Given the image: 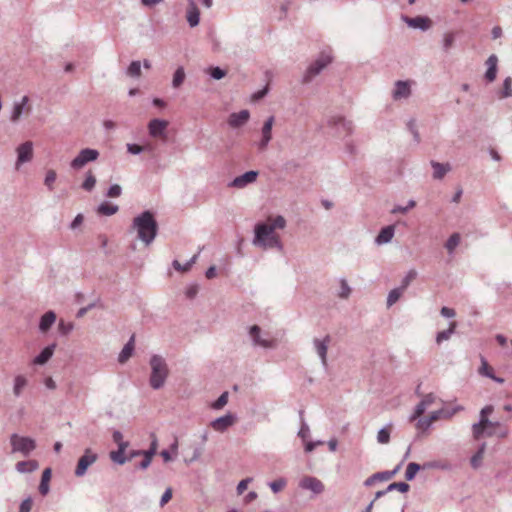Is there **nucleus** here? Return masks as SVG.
Listing matches in <instances>:
<instances>
[{
    "instance_id": "nucleus-21",
    "label": "nucleus",
    "mask_w": 512,
    "mask_h": 512,
    "mask_svg": "<svg viewBox=\"0 0 512 512\" xmlns=\"http://www.w3.org/2000/svg\"><path fill=\"white\" fill-rule=\"evenodd\" d=\"M186 19L190 27H196L200 22V10L194 0H188Z\"/></svg>"
},
{
    "instance_id": "nucleus-37",
    "label": "nucleus",
    "mask_w": 512,
    "mask_h": 512,
    "mask_svg": "<svg viewBox=\"0 0 512 512\" xmlns=\"http://www.w3.org/2000/svg\"><path fill=\"white\" fill-rule=\"evenodd\" d=\"M185 77L186 74L184 68L179 66L173 74L172 87L179 88L183 84Z\"/></svg>"
},
{
    "instance_id": "nucleus-25",
    "label": "nucleus",
    "mask_w": 512,
    "mask_h": 512,
    "mask_svg": "<svg viewBox=\"0 0 512 512\" xmlns=\"http://www.w3.org/2000/svg\"><path fill=\"white\" fill-rule=\"evenodd\" d=\"M430 165L433 168V178L436 180L443 179L444 176L452 169L449 163H440L435 160H431Z\"/></svg>"
},
{
    "instance_id": "nucleus-15",
    "label": "nucleus",
    "mask_w": 512,
    "mask_h": 512,
    "mask_svg": "<svg viewBox=\"0 0 512 512\" xmlns=\"http://www.w3.org/2000/svg\"><path fill=\"white\" fill-rule=\"evenodd\" d=\"M411 95V82L408 80H398L394 84L392 97L394 100L407 99Z\"/></svg>"
},
{
    "instance_id": "nucleus-12",
    "label": "nucleus",
    "mask_w": 512,
    "mask_h": 512,
    "mask_svg": "<svg viewBox=\"0 0 512 512\" xmlns=\"http://www.w3.org/2000/svg\"><path fill=\"white\" fill-rule=\"evenodd\" d=\"M330 341L331 337L329 335H326L323 339L315 338L313 340L314 349L318 354L321 360V364L324 368L328 366L327 351Z\"/></svg>"
},
{
    "instance_id": "nucleus-44",
    "label": "nucleus",
    "mask_w": 512,
    "mask_h": 512,
    "mask_svg": "<svg viewBox=\"0 0 512 512\" xmlns=\"http://www.w3.org/2000/svg\"><path fill=\"white\" fill-rule=\"evenodd\" d=\"M500 98L512 97V78L506 77L503 81V87L500 91Z\"/></svg>"
},
{
    "instance_id": "nucleus-56",
    "label": "nucleus",
    "mask_w": 512,
    "mask_h": 512,
    "mask_svg": "<svg viewBox=\"0 0 512 512\" xmlns=\"http://www.w3.org/2000/svg\"><path fill=\"white\" fill-rule=\"evenodd\" d=\"M73 328H74V325L71 322H65V321L61 320L58 324V330L62 335L69 334L73 330Z\"/></svg>"
},
{
    "instance_id": "nucleus-7",
    "label": "nucleus",
    "mask_w": 512,
    "mask_h": 512,
    "mask_svg": "<svg viewBox=\"0 0 512 512\" xmlns=\"http://www.w3.org/2000/svg\"><path fill=\"white\" fill-rule=\"evenodd\" d=\"M99 152L96 149L85 148L82 149L78 155L71 161L70 166L72 169L79 170L87 163L97 160Z\"/></svg>"
},
{
    "instance_id": "nucleus-27",
    "label": "nucleus",
    "mask_w": 512,
    "mask_h": 512,
    "mask_svg": "<svg viewBox=\"0 0 512 512\" xmlns=\"http://www.w3.org/2000/svg\"><path fill=\"white\" fill-rule=\"evenodd\" d=\"M56 321V314L54 311H47L40 318L39 330L43 333L47 332Z\"/></svg>"
},
{
    "instance_id": "nucleus-3",
    "label": "nucleus",
    "mask_w": 512,
    "mask_h": 512,
    "mask_svg": "<svg viewBox=\"0 0 512 512\" xmlns=\"http://www.w3.org/2000/svg\"><path fill=\"white\" fill-rule=\"evenodd\" d=\"M151 374L149 384L154 390L161 389L168 377L169 369L165 359L160 355H152L150 358Z\"/></svg>"
},
{
    "instance_id": "nucleus-60",
    "label": "nucleus",
    "mask_w": 512,
    "mask_h": 512,
    "mask_svg": "<svg viewBox=\"0 0 512 512\" xmlns=\"http://www.w3.org/2000/svg\"><path fill=\"white\" fill-rule=\"evenodd\" d=\"M33 505V500L31 497H27L24 499L19 507V512H30Z\"/></svg>"
},
{
    "instance_id": "nucleus-16",
    "label": "nucleus",
    "mask_w": 512,
    "mask_h": 512,
    "mask_svg": "<svg viewBox=\"0 0 512 512\" xmlns=\"http://www.w3.org/2000/svg\"><path fill=\"white\" fill-rule=\"evenodd\" d=\"M29 103V97L23 96L20 101L15 102L13 104L10 120L13 123H16L19 121L23 113L29 112L31 110L30 106H28Z\"/></svg>"
},
{
    "instance_id": "nucleus-14",
    "label": "nucleus",
    "mask_w": 512,
    "mask_h": 512,
    "mask_svg": "<svg viewBox=\"0 0 512 512\" xmlns=\"http://www.w3.org/2000/svg\"><path fill=\"white\" fill-rule=\"evenodd\" d=\"M495 426H500L499 422H492L490 420H483L472 425L473 436L475 439H480L481 436L486 433L487 436L494 435L492 430H487Z\"/></svg>"
},
{
    "instance_id": "nucleus-47",
    "label": "nucleus",
    "mask_w": 512,
    "mask_h": 512,
    "mask_svg": "<svg viewBox=\"0 0 512 512\" xmlns=\"http://www.w3.org/2000/svg\"><path fill=\"white\" fill-rule=\"evenodd\" d=\"M409 489H410V486L406 482H394L387 486L386 491L391 492V491L397 490L401 493H406L409 491Z\"/></svg>"
},
{
    "instance_id": "nucleus-40",
    "label": "nucleus",
    "mask_w": 512,
    "mask_h": 512,
    "mask_svg": "<svg viewBox=\"0 0 512 512\" xmlns=\"http://www.w3.org/2000/svg\"><path fill=\"white\" fill-rule=\"evenodd\" d=\"M421 469V465L415 462H411L407 465L406 471H405V478L407 481H412L417 472H419Z\"/></svg>"
},
{
    "instance_id": "nucleus-13",
    "label": "nucleus",
    "mask_w": 512,
    "mask_h": 512,
    "mask_svg": "<svg viewBox=\"0 0 512 512\" xmlns=\"http://www.w3.org/2000/svg\"><path fill=\"white\" fill-rule=\"evenodd\" d=\"M401 467H402V462H400L393 470L374 473L373 475H371L364 481V485L366 487H369V486L373 485L376 481L390 480L399 472Z\"/></svg>"
},
{
    "instance_id": "nucleus-38",
    "label": "nucleus",
    "mask_w": 512,
    "mask_h": 512,
    "mask_svg": "<svg viewBox=\"0 0 512 512\" xmlns=\"http://www.w3.org/2000/svg\"><path fill=\"white\" fill-rule=\"evenodd\" d=\"M126 75L131 78H139L141 76V62L132 61L126 70Z\"/></svg>"
},
{
    "instance_id": "nucleus-62",
    "label": "nucleus",
    "mask_w": 512,
    "mask_h": 512,
    "mask_svg": "<svg viewBox=\"0 0 512 512\" xmlns=\"http://www.w3.org/2000/svg\"><path fill=\"white\" fill-rule=\"evenodd\" d=\"M172 498V488L168 487L165 492L163 493L161 499H160V502H159V505L161 507H163L164 505H166Z\"/></svg>"
},
{
    "instance_id": "nucleus-23",
    "label": "nucleus",
    "mask_w": 512,
    "mask_h": 512,
    "mask_svg": "<svg viewBox=\"0 0 512 512\" xmlns=\"http://www.w3.org/2000/svg\"><path fill=\"white\" fill-rule=\"evenodd\" d=\"M235 421L234 415L228 413L224 416L218 417L211 422V427L216 430L223 432L228 427L232 426Z\"/></svg>"
},
{
    "instance_id": "nucleus-57",
    "label": "nucleus",
    "mask_w": 512,
    "mask_h": 512,
    "mask_svg": "<svg viewBox=\"0 0 512 512\" xmlns=\"http://www.w3.org/2000/svg\"><path fill=\"white\" fill-rule=\"evenodd\" d=\"M122 193V188L118 184H113L109 187V189L106 192V196L110 198H116L119 197Z\"/></svg>"
},
{
    "instance_id": "nucleus-64",
    "label": "nucleus",
    "mask_w": 512,
    "mask_h": 512,
    "mask_svg": "<svg viewBox=\"0 0 512 512\" xmlns=\"http://www.w3.org/2000/svg\"><path fill=\"white\" fill-rule=\"evenodd\" d=\"M252 481V478H246V479H243L241 480L238 485H237V493L239 495H241L246 489H247V486L248 484Z\"/></svg>"
},
{
    "instance_id": "nucleus-61",
    "label": "nucleus",
    "mask_w": 512,
    "mask_h": 512,
    "mask_svg": "<svg viewBox=\"0 0 512 512\" xmlns=\"http://www.w3.org/2000/svg\"><path fill=\"white\" fill-rule=\"evenodd\" d=\"M310 435V429L306 422L301 423V427L298 431V436L303 440L307 439Z\"/></svg>"
},
{
    "instance_id": "nucleus-18",
    "label": "nucleus",
    "mask_w": 512,
    "mask_h": 512,
    "mask_svg": "<svg viewBox=\"0 0 512 512\" xmlns=\"http://www.w3.org/2000/svg\"><path fill=\"white\" fill-rule=\"evenodd\" d=\"M275 118L274 116H270L264 122L262 127V138L258 144L260 150H265L272 139V127L274 124Z\"/></svg>"
},
{
    "instance_id": "nucleus-6",
    "label": "nucleus",
    "mask_w": 512,
    "mask_h": 512,
    "mask_svg": "<svg viewBox=\"0 0 512 512\" xmlns=\"http://www.w3.org/2000/svg\"><path fill=\"white\" fill-rule=\"evenodd\" d=\"M249 336L254 347H261L264 349H274L277 347V341L264 337L262 330L258 325H252L249 328Z\"/></svg>"
},
{
    "instance_id": "nucleus-4",
    "label": "nucleus",
    "mask_w": 512,
    "mask_h": 512,
    "mask_svg": "<svg viewBox=\"0 0 512 512\" xmlns=\"http://www.w3.org/2000/svg\"><path fill=\"white\" fill-rule=\"evenodd\" d=\"M10 444L12 452H19L24 456H28L36 448L34 439L27 436H19L16 433L10 436Z\"/></svg>"
},
{
    "instance_id": "nucleus-28",
    "label": "nucleus",
    "mask_w": 512,
    "mask_h": 512,
    "mask_svg": "<svg viewBox=\"0 0 512 512\" xmlns=\"http://www.w3.org/2000/svg\"><path fill=\"white\" fill-rule=\"evenodd\" d=\"M56 344L46 346L34 359L33 363L36 365H43L52 357Z\"/></svg>"
},
{
    "instance_id": "nucleus-32",
    "label": "nucleus",
    "mask_w": 512,
    "mask_h": 512,
    "mask_svg": "<svg viewBox=\"0 0 512 512\" xmlns=\"http://www.w3.org/2000/svg\"><path fill=\"white\" fill-rule=\"evenodd\" d=\"M118 205L109 202H103L97 207V213L100 215L111 216L118 212Z\"/></svg>"
},
{
    "instance_id": "nucleus-26",
    "label": "nucleus",
    "mask_w": 512,
    "mask_h": 512,
    "mask_svg": "<svg viewBox=\"0 0 512 512\" xmlns=\"http://www.w3.org/2000/svg\"><path fill=\"white\" fill-rule=\"evenodd\" d=\"M394 232H395V229H394L393 225H388V226L382 228L380 230L379 234L377 235V237L375 238V243L378 245H383V244L389 243L394 236Z\"/></svg>"
},
{
    "instance_id": "nucleus-51",
    "label": "nucleus",
    "mask_w": 512,
    "mask_h": 512,
    "mask_svg": "<svg viewBox=\"0 0 512 512\" xmlns=\"http://www.w3.org/2000/svg\"><path fill=\"white\" fill-rule=\"evenodd\" d=\"M407 128L411 132V134L413 135V138H414L415 142L417 144L420 143V134H419L417 126H416V120L411 118L407 122Z\"/></svg>"
},
{
    "instance_id": "nucleus-1",
    "label": "nucleus",
    "mask_w": 512,
    "mask_h": 512,
    "mask_svg": "<svg viewBox=\"0 0 512 512\" xmlns=\"http://www.w3.org/2000/svg\"><path fill=\"white\" fill-rule=\"evenodd\" d=\"M286 220L283 216L278 215L275 218L269 217L266 222H258L254 226V238L252 244L255 247L266 249L276 248L283 250V244L280 236L275 232L276 229H284Z\"/></svg>"
},
{
    "instance_id": "nucleus-35",
    "label": "nucleus",
    "mask_w": 512,
    "mask_h": 512,
    "mask_svg": "<svg viewBox=\"0 0 512 512\" xmlns=\"http://www.w3.org/2000/svg\"><path fill=\"white\" fill-rule=\"evenodd\" d=\"M51 478V469L46 468L41 477V482L39 485V492L41 495H46L49 492V481Z\"/></svg>"
},
{
    "instance_id": "nucleus-46",
    "label": "nucleus",
    "mask_w": 512,
    "mask_h": 512,
    "mask_svg": "<svg viewBox=\"0 0 512 512\" xmlns=\"http://www.w3.org/2000/svg\"><path fill=\"white\" fill-rule=\"evenodd\" d=\"M126 147H127V151L133 155H138L144 151L152 150V147L150 145L140 146V145L134 144V143H128Z\"/></svg>"
},
{
    "instance_id": "nucleus-36",
    "label": "nucleus",
    "mask_w": 512,
    "mask_h": 512,
    "mask_svg": "<svg viewBox=\"0 0 512 512\" xmlns=\"http://www.w3.org/2000/svg\"><path fill=\"white\" fill-rule=\"evenodd\" d=\"M27 385V379L23 375H17L14 379L13 393L16 397L22 394L23 389Z\"/></svg>"
},
{
    "instance_id": "nucleus-48",
    "label": "nucleus",
    "mask_w": 512,
    "mask_h": 512,
    "mask_svg": "<svg viewBox=\"0 0 512 512\" xmlns=\"http://www.w3.org/2000/svg\"><path fill=\"white\" fill-rule=\"evenodd\" d=\"M460 243V235L458 233H453L445 243V247L449 252H453L454 249Z\"/></svg>"
},
{
    "instance_id": "nucleus-30",
    "label": "nucleus",
    "mask_w": 512,
    "mask_h": 512,
    "mask_svg": "<svg viewBox=\"0 0 512 512\" xmlns=\"http://www.w3.org/2000/svg\"><path fill=\"white\" fill-rule=\"evenodd\" d=\"M39 464L36 460L20 461L16 464L15 468L19 473H31L37 470Z\"/></svg>"
},
{
    "instance_id": "nucleus-52",
    "label": "nucleus",
    "mask_w": 512,
    "mask_h": 512,
    "mask_svg": "<svg viewBox=\"0 0 512 512\" xmlns=\"http://www.w3.org/2000/svg\"><path fill=\"white\" fill-rule=\"evenodd\" d=\"M151 437H152V441H151L150 447L148 450H143V456H147L152 459L153 456L156 454L158 441L154 434H152Z\"/></svg>"
},
{
    "instance_id": "nucleus-10",
    "label": "nucleus",
    "mask_w": 512,
    "mask_h": 512,
    "mask_svg": "<svg viewBox=\"0 0 512 512\" xmlns=\"http://www.w3.org/2000/svg\"><path fill=\"white\" fill-rule=\"evenodd\" d=\"M299 487L304 490H309L316 495L324 492L325 486L321 480L313 476H305L299 482Z\"/></svg>"
},
{
    "instance_id": "nucleus-33",
    "label": "nucleus",
    "mask_w": 512,
    "mask_h": 512,
    "mask_svg": "<svg viewBox=\"0 0 512 512\" xmlns=\"http://www.w3.org/2000/svg\"><path fill=\"white\" fill-rule=\"evenodd\" d=\"M393 428V423L389 422L385 427L381 428L377 433V441L380 444H388L390 441V434Z\"/></svg>"
},
{
    "instance_id": "nucleus-54",
    "label": "nucleus",
    "mask_w": 512,
    "mask_h": 512,
    "mask_svg": "<svg viewBox=\"0 0 512 512\" xmlns=\"http://www.w3.org/2000/svg\"><path fill=\"white\" fill-rule=\"evenodd\" d=\"M287 484V481L286 479L284 478H279L275 481H272L269 483V487L271 488V490L274 492V493H278L280 492Z\"/></svg>"
},
{
    "instance_id": "nucleus-11",
    "label": "nucleus",
    "mask_w": 512,
    "mask_h": 512,
    "mask_svg": "<svg viewBox=\"0 0 512 512\" xmlns=\"http://www.w3.org/2000/svg\"><path fill=\"white\" fill-rule=\"evenodd\" d=\"M259 173L258 171L250 170L245 172L244 174L235 177L229 184V187L243 189L251 183H254L257 180Z\"/></svg>"
},
{
    "instance_id": "nucleus-34",
    "label": "nucleus",
    "mask_w": 512,
    "mask_h": 512,
    "mask_svg": "<svg viewBox=\"0 0 512 512\" xmlns=\"http://www.w3.org/2000/svg\"><path fill=\"white\" fill-rule=\"evenodd\" d=\"M456 327L457 323L455 321H452L449 323L448 329L438 332L436 335L437 344H441L443 341L448 340L451 337V335L455 332Z\"/></svg>"
},
{
    "instance_id": "nucleus-49",
    "label": "nucleus",
    "mask_w": 512,
    "mask_h": 512,
    "mask_svg": "<svg viewBox=\"0 0 512 512\" xmlns=\"http://www.w3.org/2000/svg\"><path fill=\"white\" fill-rule=\"evenodd\" d=\"M455 42V33L448 32L445 33L443 36V50L445 52H448L454 45Z\"/></svg>"
},
{
    "instance_id": "nucleus-22",
    "label": "nucleus",
    "mask_w": 512,
    "mask_h": 512,
    "mask_svg": "<svg viewBox=\"0 0 512 512\" xmlns=\"http://www.w3.org/2000/svg\"><path fill=\"white\" fill-rule=\"evenodd\" d=\"M328 125L337 129H342L347 135L353 131L352 122L342 116H332L328 119Z\"/></svg>"
},
{
    "instance_id": "nucleus-5",
    "label": "nucleus",
    "mask_w": 512,
    "mask_h": 512,
    "mask_svg": "<svg viewBox=\"0 0 512 512\" xmlns=\"http://www.w3.org/2000/svg\"><path fill=\"white\" fill-rule=\"evenodd\" d=\"M332 61V57L328 54L322 53L312 64L309 65L307 68L304 76H303V82L309 83L312 81L314 77L319 75L322 70L330 64Z\"/></svg>"
},
{
    "instance_id": "nucleus-17",
    "label": "nucleus",
    "mask_w": 512,
    "mask_h": 512,
    "mask_svg": "<svg viewBox=\"0 0 512 512\" xmlns=\"http://www.w3.org/2000/svg\"><path fill=\"white\" fill-rule=\"evenodd\" d=\"M402 20L413 29H419L421 31H427L431 27V20L426 16H417L410 18L408 16H402Z\"/></svg>"
},
{
    "instance_id": "nucleus-19",
    "label": "nucleus",
    "mask_w": 512,
    "mask_h": 512,
    "mask_svg": "<svg viewBox=\"0 0 512 512\" xmlns=\"http://www.w3.org/2000/svg\"><path fill=\"white\" fill-rule=\"evenodd\" d=\"M250 118V112L246 109L241 110L240 112H234L229 115L228 125L231 128H240L244 126Z\"/></svg>"
},
{
    "instance_id": "nucleus-20",
    "label": "nucleus",
    "mask_w": 512,
    "mask_h": 512,
    "mask_svg": "<svg viewBox=\"0 0 512 512\" xmlns=\"http://www.w3.org/2000/svg\"><path fill=\"white\" fill-rule=\"evenodd\" d=\"M33 156V144L31 141L22 143L17 148V164L29 162Z\"/></svg>"
},
{
    "instance_id": "nucleus-8",
    "label": "nucleus",
    "mask_w": 512,
    "mask_h": 512,
    "mask_svg": "<svg viewBox=\"0 0 512 512\" xmlns=\"http://www.w3.org/2000/svg\"><path fill=\"white\" fill-rule=\"evenodd\" d=\"M98 459V456L96 453L92 452L90 448H87L84 452V454L79 458L76 469H75V475L77 477H82L86 474L87 469L89 466L94 464Z\"/></svg>"
},
{
    "instance_id": "nucleus-43",
    "label": "nucleus",
    "mask_w": 512,
    "mask_h": 512,
    "mask_svg": "<svg viewBox=\"0 0 512 512\" xmlns=\"http://www.w3.org/2000/svg\"><path fill=\"white\" fill-rule=\"evenodd\" d=\"M403 292L404 290L400 287L392 289L387 296V307L394 305L399 300Z\"/></svg>"
},
{
    "instance_id": "nucleus-55",
    "label": "nucleus",
    "mask_w": 512,
    "mask_h": 512,
    "mask_svg": "<svg viewBox=\"0 0 512 512\" xmlns=\"http://www.w3.org/2000/svg\"><path fill=\"white\" fill-rule=\"evenodd\" d=\"M56 180V172L54 170H49L46 173L44 184L47 186L49 191H52L54 189V182Z\"/></svg>"
},
{
    "instance_id": "nucleus-42",
    "label": "nucleus",
    "mask_w": 512,
    "mask_h": 512,
    "mask_svg": "<svg viewBox=\"0 0 512 512\" xmlns=\"http://www.w3.org/2000/svg\"><path fill=\"white\" fill-rule=\"evenodd\" d=\"M417 271L415 269H410L406 275L403 277L401 281L400 288L402 290H406L407 287L411 284L412 281H414L417 278Z\"/></svg>"
},
{
    "instance_id": "nucleus-29",
    "label": "nucleus",
    "mask_w": 512,
    "mask_h": 512,
    "mask_svg": "<svg viewBox=\"0 0 512 512\" xmlns=\"http://www.w3.org/2000/svg\"><path fill=\"white\" fill-rule=\"evenodd\" d=\"M129 446V443H122L120 444V448H118L116 451H111L109 456H110V459L116 463V464H119V465H123L126 463V461L128 460L127 457H125V451L126 449L128 448Z\"/></svg>"
},
{
    "instance_id": "nucleus-45",
    "label": "nucleus",
    "mask_w": 512,
    "mask_h": 512,
    "mask_svg": "<svg viewBox=\"0 0 512 512\" xmlns=\"http://www.w3.org/2000/svg\"><path fill=\"white\" fill-rule=\"evenodd\" d=\"M207 73L214 80H221L222 78H224L227 75V71L222 69V68H220V67H218V66L209 67L207 69Z\"/></svg>"
},
{
    "instance_id": "nucleus-24",
    "label": "nucleus",
    "mask_w": 512,
    "mask_h": 512,
    "mask_svg": "<svg viewBox=\"0 0 512 512\" xmlns=\"http://www.w3.org/2000/svg\"><path fill=\"white\" fill-rule=\"evenodd\" d=\"M485 64L487 66L485 79L488 82H493L497 76L498 57L495 54L490 55Z\"/></svg>"
},
{
    "instance_id": "nucleus-2",
    "label": "nucleus",
    "mask_w": 512,
    "mask_h": 512,
    "mask_svg": "<svg viewBox=\"0 0 512 512\" xmlns=\"http://www.w3.org/2000/svg\"><path fill=\"white\" fill-rule=\"evenodd\" d=\"M132 228L137 231L138 239L146 246L152 244L158 233V223L154 214L146 210L133 219Z\"/></svg>"
},
{
    "instance_id": "nucleus-53",
    "label": "nucleus",
    "mask_w": 512,
    "mask_h": 512,
    "mask_svg": "<svg viewBox=\"0 0 512 512\" xmlns=\"http://www.w3.org/2000/svg\"><path fill=\"white\" fill-rule=\"evenodd\" d=\"M228 392L225 391L223 392L219 398L212 404V408L215 409V410H219L221 408H223L227 402H228Z\"/></svg>"
},
{
    "instance_id": "nucleus-50",
    "label": "nucleus",
    "mask_w": 512,
    "mask_h": 512,
    "mask_svg": "<svg viewBox=\"0 0 512 512\" xmlns=\"http://www.w3.org/2000/svg\"><path fill=\"white\" fill-rule=\"evenodd\" d=\"M484 451H485V444H483L479 448V450L472 456V458H471V466L473 468H478L480 466L482 458H483Z\"/></svg>"
},
{
    "instance_id": "nucleus-9",
    "label": "nucleus",
    "mask_w": 512,
    "mask_h": 512,
    "mask_svg": "<svg viewBox=\"0 0 512 512\" xmlns=\"http://www.w3.org/2000/svg\"><path fill=\"white\" fill-rule=\"evenodd\" d=\"M169 122L164 119H152L148 123V132L149 135L153 138H160L162 140H167V127Z\"/></svg>"
},
{
    "instance_id": "nucleus-31",
    "label": "nucleus",
    "mask_w": 512,
    "mask_h": 512,
    "mask_svg": "<svg viewBox=\"0 0 512 512\" xmlns=\"http://www.w3.org/2000/svg\"><path fill=\"white\" fill-rule=\"evenodd\" d=\"M134 351V336L128 340V342L124 345L122 351L118 356V361L120 363H125L132 355Z\"/></svg>"
},
{
    "instance_id": "nucleus-63",
    "label": "nucleus",
    "mask_w": 512,
    "mask_h": 512,
    "mask_svg": "<svg viewBox=\"0 0 512 512\" xmlns=\"http://www.w3.org/2000/svg\"><path fill=\"white\" fill-rule=\"evenodd\" d=\"M493 406L492 405H487L485 407H483L480 411V419L479 421H483V420H489L488 419V415L491 414L493 412Z\"/></svg>"
},
{
    "instance_id": "nucleus-59",
    "label": "nucleus",
    "mask_w": 512,
    "mask_h": 512,
    "mask_svg": "<svg viewBox=\"0 0 512 512\" xmlns=\"http://www.w3.org/2000/svg\"><path fill=\"white\" fill-rule=\"evenodd\" d=\"M350 293H351V289H350L347 281L344 279L341 280V290L339 292V297L346 299L349 297Z\"/></svg>"
},
{
    "instance_id": "nucleus-58",
    "label": "nucleus",
    "mask_w": 512,
    "mask_h": 512,
    "mask_svg": "<svg viewBox=\"0 0 512 512\" xmlns=\"http://www.w3.org/2000/svg\"><path fill=\"white\" fill-rule=\"evenodd\" d=\"M427 406L422 402L420 401L416 407H415V410H414V413L413 415L410 417V420L413 421L415 420L416 418L420 417L426 410Z\"/></svg>"
},
{
    "instance_id": "nucleus-39",
    "label": "nucleus",
    "mask_w": 512,
    "mask_h": 512,
    "mask_svg": "<svg viewBox=\"0 0 512 512\" xmlns=\"http://www.w3.org/2000/svg\"><path fill=\"white\" fill-rule=\"evenodd\" d=\"M198 258V254H195L190 260H188L185 264H181L178 260H174L172 265L177 271L187 272L190 270L192 265L196 262Z\"/></svg>"
},
{
    "instance_id": "nucleus-41",
    "label": "nucleus",
    "mask_w": 512,
    "mask_h": 512,
    "mask_svg": "<svg viewBox=\"0 0 512 512\" xmlns=\"http://www.w3.org/2000/svg\"><path fill=\"white\" fill-rule=\"evenodd\" d=\"M96 185V177L93 175V173L91 171H88L86 173V178L85 180L83 181L81 187L85 190V191H92L94 189Z\"/></svg>"
}]
</instances>
